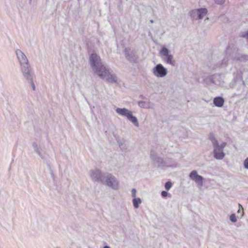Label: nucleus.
<instances>
[{"label":"nucleus","mask_w":248,"mask_h":248,"mask_svg":"<svg viewBox=\"0 0 248 248\" xmlns=\"http://www.w3.org/2000/svg\"><path fill=\"white\" fill-rule=\"evenodd\" d=\"M91 66L94 72L98 76H103V73L106 71V67L102 62L100 57L95 53L91 54L89 58Z\"/></svg>","instance_id":"f257e3e1"},{"label":"nucleus","mask_w":248,"mask_h":248,"mask_svg":"<svg viewBox=\"0 0 248 248\" xmlns=\"http://www.w3.org/2000/svg\"><path fill=\"white\" fill-rule=\"evenodd\" d=\"M16 52L21 65V70L23 75L32 72L27 58L23 52L19 49H17Z\"/></svg>","instance_id":"f03ea898"},{"label":"nucleus","mask_w":248,"mask_h":248,"mask_svg":"<svg viewBox=\"0 0 248 248\" xmlns=\"http://www.w3.org/2000/svg\"><path fill=\"white\" fill-rule=\"evenodd\" d=\"M116 112L123 116L126 117L127 119L133 124L134 125L139 127V124L137 117L133 115L132 112L125 108H117Z\"/></svg>","instance_id":"7ed1b4c3"},{"label":"nucleus","mask_w":248,"mask_h":248,"mask_svg":"<svg viewBox=\"0 0 248 248\" xmlns=\"http://www.w3.org/2000/svg\"><path fill=\"white\" fill-rule=\"evenodd\" d=\"M238 50L237 48L228 46L225 51L226 58H224L222 60V64L226 65L229 59L237 61L238 56H239V53H238Z\"/></svg>","instance_id":"20e7f679"},{"label":"nucleus","mask_w":248,"mask_h":248,"mask_svg":"<svg viewBox=\"0 0 248 248\" xmlns=\"http://www.w3.org/2000/svg\"><path fill=\"white\" fill-rule=\"evenodd\" d=\"M126 60L132 64L138 63L139 55L135 50H131L129 47H126L124 51Z\"/></svg>","instance_id":"39448f33"},{"label":"nucleus","mask_w":248,"mask_h":248,"mask_svg":"<svg viewBox=\"0 0 248 248\" xmlns=\"http://www.w3.org/2000/svg\"><path fill=\"white\" fill-rule=\"evenodd\" d=\"M159 53L161 56H164L163 60L167 64L172 66L175 65V62L173 60V56L170 54V50L167 47L165 46H162L159 51Z\"/></svg>","instance_id":"423d86ee"},{"label":"nucleus","mask_w":248,"mask_h":248,"mask_svg":"<svg viewBox=\"0 0 248 248\" xmlns=\"http://www.w3.org/2000/svg\"><path fill=\"white\" fill-rule=\"evenodd\" d=\"M90 175L93 181L99 183H103L106 179L105 174L99 169H96L94 170H91Z\"/></svg>","instance_id":"0eeeda50"},{"label":"nucleus","mask_w":248,"mask_h":248,"mask_svg":"<svg viewBox=\"0 0 248 248\" xmlns=\"http://www.w3.org/2000/svg\"><path fill=\"white\" fill-rule=\"evenodd\" d=\"M153 74L157 78H164L168 74V70L161 63L156 64L152 69Z\"/></svg>","instance_id":"6e6552de"},{"label":"nucleus","mask_w":248,"mask_h":248,"mask_svg":"<svg viewBox=\"0 0 248 248\" xmlns=\"http://www.w3.org/2000/svg\"><path fill=\"white\" fill-rule=\"evenodd\" d=\"M110 69L107 67L106 71L103 73V76H99L101 78L106 79V81L111 83H116L117 82V77L115 74H111L110 72Z\"/></svg>","instance_id":"1a4fd4ad"},{"label":"nucleus","mask_w":248,"mask_h":248,"mask_svg":"<svg viewBox=\"0 0 248 248\" xmlns=\"http://www.w3.org/2000/svg\"><path fill=\"white\" fill-rule=\"evenodd\" d=\"M105 179L106 184L108 186L112 188L114 190H117L118 189L119 183L116 178L114 176L111 174H109L107 177L106 176Z\"/></svg>","instance_id":"9d476101"},{"label":"nucleus","mask_w":248,"mask_h":248,"mask_svg":"<svg viewBox=\"0 0 248 248\" xmlns=\"http://www.w3.org/2000/svg\"><path fill=\"white\" fill-rule=\"evenodd\" d=\"M189 178L195 182L198 186H202L203 183V177L198 174L197 171L196 170H193L190 172L189 174Z\"/></svg>","instance_id":"9b49d317"},{"label":"nucleus","mask_w":248,"mask_h":248,"mask_svg":"<svg viewBox=\"0 0 248 248\" xmlns=\"http://www.w3.org/2000/svg\"><path fill=\"white\" fill-rule=\"evenodd\" d=\"M243 80L242 73L241 71L234 73L233 78L229 84V87L232 89L233 88L238 82H241Z\"/></svg>","instance_id":"f8f14e48"},{"label":"nucleus","mask_w":248,"mask_h":248,"mask_svg":"<svg viewBox=\"0 0 248 248\" xmlns=\"http://www.w3.org/2000/svg\"><path fill=\"white\" fill-rule=\"evenodd\" d=\"M213 147L214 157L217 160L223 159L225 155L223 150L218 148V144L213 146Z\"/></svg>","instance_id":"ddd939ff"},{"label":"nucleus","mask_w":248,"mask_h":248,"mask_svg":"<svg viewBox=\"0 0 248 248\" xmlns=\"http://www.w3.org/2000/svg\"><path fill=\"white\" fill-rule=\"evenodd\" d=\"M150 157L151 159L154 162L156 163L157 168H160L163 158L162 157L157 156L154 150H151L150 152Z\"/></svg>","instance_id":"4468645a"},{"label":"nucleus","mask_w":248,"mask_h":248,"mask_svg":"<svg viewBox=\"0 0 248 248\" xmlns=\"http://www.w3.org/2000/svg\"><path fill=\"white\" fill-rule=\"evenodd\" d=\"M246 87V84L245 81L243 80L241 83L238 86L236 89V93L233 94L234 96H237L240 97L245 92V88Z\"/></svg>","instance_id":"2eb2a0df"},{"label":"nucleus","mask_w":248,"mask_h":248,"mask_svg":"<svg viewBox=\"0 0 248 248\" xmlns=\"http://www.w3.org/2000/svg\"><path fill=\"white\" fill-rule=\"evenodd\" d=\"M197 17L195 18L196 20L202 19L208 13V10L206 8H200L197 9Z\"/></svg>","instance_id":"dca6fc26"},{"label":"nucleus","mask_w":248,"mask_h":248,"mask_svg":"<svg viewBox=\"0 0 248 248\" xmlns=\"http://www.w3.org/2000/svg\"><path fill=\"white\" fill-rule=\"evenodd\" d=\"M218 77V76L216 75H211L203 79V81L207 85H210L211 84H216V79Z\"/></svg>","instance_id":"f3484780"},{"label":"nucleus","mask_w":248,"mask_h":248,"mask_svg":"<svg viewBox=\"0 0 248 248\" xmlns=\"http://www.w3.org/2000/svg\"><path fill=\"white\" fill-rule=\"evenodd\" d=\"M33 74L32 71L26 74L23 75V76L27 80V81L31 84L32 90L34 91L35 90V86L34 83L33 82Z\"/></svg>","instance_id":"a211bd4d"},{"label":"nucleus","mask_w":248,"mask_h":248,"mask_svg":"<svg viewBox=\"0 0 248 248\" xmlns=\"http://www.w3.org/2000/svg\"><path fill=\"white\" fill-rule=\"evenodd\" d=\"M224 103V99L221 96H217L214 98L213 104L214 105L218 108L223 107Z\"/></svg>","instance_id":"6ab92c4d"},{"label":"nucleus","mask_w":248,"mask_h":248,"mask_svg":"<svg viewBox=\"0 0 248 248\" xmlns=\"http://www.w3.org/2000/svg\"><path fill=\"white\" fill-rule=\"evenodd\" d=\"M166 160L167 162V165H168L167 166V168H174L177 167V162L173 160L172 158H166Z\"/></svg>","instance_id":"aec40b11"},{"label":"nucleus","mask_w":248,"mask_h":248,"mask_svg":"<svg viewBox=\"0 0 248 248\" xmlns=\"http://www.w3.org/2000/svg\"><path fill=\"white\" fill-rule=\"evenodd\" d=\"M208 139L212 142L213 146L217 145V144H218V141L215 138V134L213 132H211L209 133Z\"/></svg>","instance_id":"412c9836"},{"label":"nucleus","mask_w":248,"mask_h":248,"mask_svg":"<svg viewBox=\"0 0 248 248\" xmlns=\"http://www.w3.org/2000/svg\"><path fill=\"white\" fill-rule=\"evenodd\" d=\"M141 203V200L140 198H135L133 199V206L137 209L139 207L140 204Z\"/></svg>","instance_id":"4be33fe9"},{"label":"nucleus","mask_w":248,"mask_h":248,"mask_svg":"<svg viewBox=\"0 0 248 248\" xmlns=\"http://www.w3.org/2000/svg\"><path fill=\"white\" fill-rule=\"evenodd\" d=\"M248 61V55L246 54H242L239 53V56L237 60V61L242 62H246Z\"/></svg>","instance_id":"5701e85b"},{"label":"nucleus","mask_w":248,"mask_h":248,"mask_svg":"<svg viewBox=\"0 0 248 248\" xmlns=\"http://www.w3.org/2000/svg\"><path fill=\"white\" fill-rule=\"evenodd\" d=\"M39 156L43 160L44 162H45L46 165H47V166L48 167V163L49 165H50V161H49V157L47 155H43L41 154V153H39L38 154Z\"/></svg>","instance_id":"b1692460"},{"label":"nucleus","mask_w":248,"mask_h":248,"mask_svg":"<svg viewBox=\"0 0 248 248\" xmlns=\"http://www.w3.org/2000/svg\"><path fill=\"white\" fill-rule=\"evenodd\" d=\"M138 104L140 108H149V102H147L143 101H139L138 102Z\"/></svg>","instance_id":"393cba45"},{"label":"nucleus","mask_w":248,"mask_h":248,"mask_svg":"<svg viewBox=\"0 0 248 248\" xmlns=\"http://www.w3.org/2000/svg\"><path fill=\"white\" fill-rule=\"evenodd\" d=\"M117 141L121 150H124L126 148L125 145L124 143L125 140L124 139L122 140L117 139Z\"/></svg>","instance_id":"a878e982"},{"label":"nucleus","mask_w":248,"mask_h":248,"mask_svg":"<svg viewBox=\"0 0 248 248\" xmlns=\"http://www.w3.org/2000/svg\"><path fill=\"white\" fill-rule=\"evenodd\" d=\"M189 15L191 17V18H192L193 19H195L196 18L195 16H197V9L191 10L189 12Z\"/></svg>","instance_id":"bb28decb"},{"label":"nucleus","mask_w":248,"mask_h":248,"mask_svg":"<svg viewBox=\"0 0 248 248\" xmlns=\"http://www.w3.org/2000/svg\"><path fill=\"white\" fill-rule=\"evenodd\" d=\"M172 184L170 181H167L165 184V186H164L165 188L167 191H168L171 188V187H172Z\"/></svg>","instance_id":"cd10ccee"},{"label":"nucleus","mask_w":248,"mask_h":248,"mask_svg":"<svg viewBox=\"0 0 248 248\" xmlns=\"http://www.w3.org/2000/svg\"><path fill=\"white\" fill-rule=\"evenodd\" d=\"M161 196L162 198H165L167 197H171V194L167 192V191H162L161 193Z\"/></svg>","instance_id":"c85d7f7f"},{"label":"nucleus","mask_w":248,"mask_h":248,"mask_svg":"<svg viewBox=\"0 0 248 248\" xmlns=\"http://www.w3.org/2000/svg\"><path fill=\"white\" fill-rule=\"evenodd\" d=\"M230 220L232 223H235L237 221V218L235 214H232L230 215Z\"/></svg>","instance_id":"c756f323"},{"label":"nucleus","mask_w":248,"mask_h":248,"mask_svg":"<svg viewBox=\"0 0 248 248\" xmlns=\"http://www.w3.org/2000/svg\"><path fill=\"white\" fill-rule=\"evenodd\" d=\"M240 37L248 39V30L240 34Z\"/></svg>","instance_id":"7c9ffc66"},{"label":"nucleus","mask_w":248,"mask_h":248,"mask_svg":"<svg viewBox=\"0 0 248 248\" xmlns=\"http://www.w3.org/2000/svg\"><path fill=\"white\" fill-rule=\"evenodd\" d=\"M32 146L34 148V151L37 154H38L39 153H40V151H39V148L38 147V146H37V144L36 142H33L32 143Z\"/></svg>","instance_id":"2f4dec72"},{"label":"nucleus","mask_w":248,"mask_h":248,"mask_svg":"<svg viewBox=\"0 0 248 248\" xmlns=\"http://www.w3.org/2000/svg\"><path fill=\"white\" fill-rule=\"evenodd\" d=\"M48 169L50 171V174H51V177L53 179V180H54V179H55V175H54V173L53 172V171L51 167V166L50 165H49L48 164Z\"/></svg>","instance_id":"473e14b6"},{"label":"nucleus","mask_w":248,"mask_h":248,"mask_svg":"<svg viewBox=\"0 0 248 248\" xmlns=\"http://www.w3.org/2000/svg\"><path fill=\"white\" fill-rule=\"evenodd\" d=\"M226 0H215V3L217 5H222L225 2Z\"/></svg>","instance_id":"72a5a7b5"},{"label":"nucleus","mask_w":248,"mask_h":248,"mask_svg":"<svg viewBox=\"0 0 248 248\" xmlns=\"http://www.w3.org/2000/svg\"><path fill=\"white\" fill-rule=\"evenodd\" d=\"M167 162H166V159H163V161H162V163L161 164V165L160 166V168H167Z\"/></svg>","instance_id":"f704fd0d"},{"label":"nucleus","mask_w":248,"mask_h":248,"mask_svg":"<svg viewBox=\"0 0 248 248\" xmlns=\"http://www.w3.org/2000/svg\"><path fill=\"white\" fill-rule=\"evenodd\" d=\"M226 145L227 143L226 142H223L220 145H219V144L218 143V146L219 147L218 148L223 150L225 147L226 146Z\"/></svg>","instance_id":"c9c22d12"},{"label":"nucleus","mask_w":248,"mask_h":248,"mask_svg":"<svg viewBox=\"0 0 248 248\" xmlns=\"http://www.w3.org/2000/svg\"><path fill=\"white\" fill-rule=\"evenodd\" d=\"M244 166L245 168L248 170V157H247L244 162Z\"/></svg>","instance_id":"e433bc0d"},{"label":"nucleus","mask_w":248,"mask_h":248,"mask_svg":"<svg viewBox=\"0 0 248 248\" xmlns=\"http://www.w3.org/2000/svg\"><path fill=\"white\" fill-rule=\"evenodd\" d=\"M136 192H137V190L135 188H133L131 190V194H132V196L135 198H136Z\"/></svg>","instance_id":"4c0bfd02"},{"label":"nucleus","mask_w":248,"mask_h":248,"mask_svg":"<svg viewBox=\"0 0 248 248\" xmlns=\"http://www.w3.org/2000/svg\"><path fill=\"white\" fill-rule=\"evenodd\" d=\"M241 210L240 209H238V210L237 211V214H240V217L242 218L244 216V212L243 211H242V212H241Z\"/></svg>","instance_id":"58836bf2"},{"label":"nucleus","mask_w":248,"mask_h":248,"mask_svg":"<svg viewBox=\"0 0 248 248\" xmlns=\"http://www.w3.org/2000/svg\"><path fill=\"white\" fill-rule=\"evenodd\" d=\"M238 206H239V209L242 210V211L244 210L243 207L241 204L239 203Z\"/></svg>","instance_id":"ea45409f"},{"label":"nucleus","mask_w":248,"mask_h":248,"mask_svg":"<svg viewBox=\"0 0 248 248\" xmlns=\"http://www.w3.org/2000/svg\"><path fill=\"white\" fill-rule=\"evenodd\" d=\"M140 97L143 99L145 98V97L143 95H140Z\"/></svg>","instance_id":"a19ab883"},{"label":"nucleus","mask_w":248,"mask_h":248,"mask_svg":"<svg viewBox=\"0 0 248 248\" xmlns=\"http://www.w3.org/2000/svg\"><path fill=\"white\" fill-rule=\"evenodd\" d=\"M103 248H110V247L108 245L105 246Z\"/></svg>","instance_id":"79ce46f5"},{"label":"nucleus","mask_w":248,"mask_h":248,"mask_svg":"<svg viewBox=\"0 0 248 248\" xmlns=\"http://www.w3.org/2000/svg\"><path fill=\"white\" fill-rule=\"evenodd\" d=\"M150 23H153L154 22V20H153V19H151V20H150Z\"/></svg>","instance_id":"37998d69"},{"label":"nucleus","mask_w":248,"mask_h":248,"mask_svg":"<svg viewBox=\"0 0 248 248\" xmlns=\"http://www.w3.org/2000/svg\"><path fill=\"white\" fill-rule=\"evenodd\" d=\"M29 0V3H30V4H31V3L32 0Z\"/></svg>","instance_id":"c03bdc74"}]
</instances>
